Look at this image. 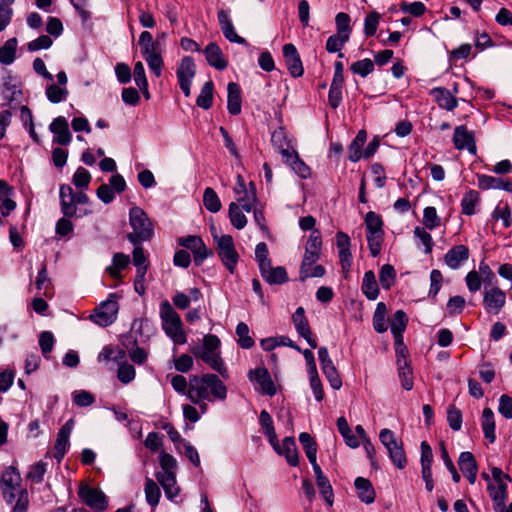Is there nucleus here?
<instances>
[{"mask_svg":"<svg viewBox=\"0 0 512 512\" xmlns=\"http://www.w3.org/2000/svg\"><path fill=\"white\" fill-rule=\"evenodd\" d=\"M187 397L192 403L212 401V398L224 400L227 397V388L215 374L194 375L189 380Z\"/></svg>","mask_w":512,"mask_h":512,"instance_id":"1","label":"nucleus"},{"mask_svg":"<svg viewBox=\"0 0 512 512\" xmlns=\"http://www.w3.org/2000/svg\"><path fill=\"white\" fill-rule=\"evenodd\" d=\"M219 347V338L216 335L207 334L203 338V344L193 346L191 352L197 359H201L223 378L227 379L229 374L220 356Z\"/></svg>","mask_w":512,"mask_h":512,"instance_id":"2","label":"nucleus"},{"mask_svg":"<svg viewBox=\"0 0 512 512\" xmlns=\"http://www.w3.org/2000/svg\"><path fill=\"white\" fill-rule=\"evenodd\" d=\"M129 224L133 231L127 234V239L133 245L149 241L154 235L153 224L141 207L133 206L130 209Z\"/></svg>","mask_w":512,"mask_h":512,"instance_id":"3","label":"nucleus"},{"mask_svg":"<svg viewBox=\"0 0 512 512\" xmlns=\"http://www.w3.org/2000/svg\"><path fill=\"white\" fill-rule=\"evenodd\" d=\"M160 318L162 328L175 344L182 345L186 343L187 337L182 329V320L180 315L173 309L168 300H163L160 304Z\"/></svg>","mask_w":512,"mask_h":512,"instance_id":"4","label":"nucleus"},{"mask_svg":"<svg viewBox=\"0 0 512 512\" xmlns=\"http://www.w3.org/2000/svg\"><path fill=\"white\" fill-rule=\"evenodd\" d=\"M214 241L216 243L217 254L223 265L229 270L230 273H233L238 262L239 255L235 249L232 236L214 235Z\"/></svg>","mask_w":512,"mask_h":512,"instance_id":"5","label":"nucleus"},{"mask_svg":"<svg viewBox=\"0 0 512 512\" xmlns=\"http://www.w3.org/2000/svg\"><path fill=\"white\" fill-rule=\"evenodd\" d=\"M116 294H110L107 300L101 302L90 316L96 324L106 327L111 325L117 317L119 305Z\"/></svg>","mask_w":512,"mask_h":512,"instance_id":"6","label":"nucleus"},{"mask_svg":"<svg viewBox=\"0 0 512 512\" xmlns=\"http://www.w3.org/2000/svg\"><path fill=\"white\" fill-rule=\"evenodd\" d=\"M21 477L15 467H7L1 476V490L4 500L12 505L20 488Z\"/></svg>","mask_w":512,"mask_h":512,"instance_id":"7","label":"nucleus"},{"mask_svg":"<svg viewBox=\"0 0 512 512\" xmlns=\"http://www.w3.org/2000/svg\"><path fill=\"white\" fill-rule=\"evenodd\" d=\"M195 75L196 64L193 58L190 56L183 57L177 67L176 76L180 89L186 97L190 96L191 84Z\"/></svg>","mask_w":512,"mask_h":512,"instance_id":"8","label":"nucleus"},{"mask_svg":"<svg viewBox=\"0 0 512 512\" xmlns=\"http://www.w3.org/2000/svg\"><path fill=\"white\" fill-rule=\"evenodd\" d=\"M234 193L240 195L244 193V196L237 197V204L239 207L246 211L251 212L253 205L257 202L256 186L253 182L249 183V187H246L245 180L242 175L238 174L236 177V185L234 187Z\"/></svg>","mask_w":512,"mask_h":512,"instance_id":"9","label":"nucleus"},{"mask_svg":"<svg viewBox=\"0 0 512 512\" xmlns=\"http://www.w3.org/2000/svg\"><path fill=\"white\" fill-rule=\"evenodd\" d=\"M78 496L82 502L95 511H103L108 506L105 494L101 490L92 488L89 485H81Z\"/></svg>","mask_w":512,"mask_h":512,"instance_id":"10","label":"nucleus"},{"mask_svg":"<svg viewBox=\"0 0 512 512\" xmlns=\"http://www.w3.org/2000/svg\"><path fill=\"white\" fill-rule=\"evenodd\" d=\"M318 357L321 364L322 372L329 381L331 387L338 390L342 387V380L339 373L329 356L328 349L326 347H320L318 350Z\"/></svg>","mask_w":512,"mask_h":512,"instance_id":"11","label":"nucleus"},{"mask_svg":"<svg viewBox=\"0 0 512 512\" xmlns=\"http://www.w3.org/2000/svg\"><path fill=\"white\" fill-rule=\"evenodd\" d=\"M248 378L251 382H255L259 386L262 394L273 396L276 394V386L271 378L269 371L265 367H258L250 370Z\"/></svg>","mask_w":512,"mask_h":512,"instance_id":"12","label":"nucleus"},{"mask_svg":"<svg viewBox=\"0 0 512 512\" xmlns=\"http://www.w3.org/2000/svg\"><path fill=\"white\" fill-rule=\"evenodd\" d=\"M283 56L290 75L294 78L301 77L304 73V68L295 45L291 43L285 44L283 46Z\"/></svg>","mask_w":512,"mask_h":512,"instance_id":"13","label":"nucleus"},{"mask_svg":"<svg viewBox=\"0 0 512 512\" xmlns=\"http://www.w3.org/2000/svg\"><path fill=\"white\" fill-rule=\"evenodd\" d=\"M292 321L297 333L306 340L311 348H316L317 342L312 336V331L303 307L300 306L296 309L292 315Z\"/></svg>","mask_w":512,"mask_h":512,"instance_id":"14","label":"nucleus"},{"mask_svg":"<svg viewBox=\"0 0 512 512\" xmlns=\"http://www.w3.org/2000/svg\"><path fill=\"white\" fill-rule=\"evenodd\" d=\"M483 303L488 313L498 314L506 303V294L498 287H493L484 293Z\"/></svg>","mask_w":512,"mask_h":512,"instance_id":"15","label":"nucleus"},{"mask_svg":"<svg viewBox=\"0 0 512 512\" xmlns=\"http://www.w3.org/2000/svg\"><path fill=\"white\" fill-rule=\"evenodd\" d=\"M453 143L458 150L467 149L473 155L477 152L473 134L463 125L457 126L454 129Z\"/></svg>","mask_w":512,"mask_h":512,"instance_id":"16","label":"nucleus"},{"mask_svg":"<svg viewBox=\"0 0 512 512\" xmlns=\"http://www.w3.org/2000/svg\"><path fill=\"white\" fill-rule=\"evenodd\" d=\"M336 245L341 267L344 271L348 272L352 264V255L350 252L351 241L349 236L342 231H338L336 234Z\"/></svg>","mask_w":512,"mask_h":512,"instance_id":"17","label":"nucleus"},{"mask_svg":"<svg viewBox=\"0 0 512 512\" xmlns=\"http://www.w3.org/2000/svg\"><path fill=\"white\" fill-rule=\"evenodd\" d=\"M203 53L207 63L215 69L223 71L228 67V61L217 43L210 42Z\"/></svg>","mask_w":512,"mask_h":512,"instance_id":"18","label":"nucleus"},{"mask_svg":"<svg viewBox=\"0 0 512 512\" xmlns=\"http://www.w3.org/2000/svg\"><path fill=\"white\" fill-rule=\"evenodd\" d=\"M322 239L318 230H313L309 236L304 253V266L314 264L320 257Z\"/></svg>","mask_w":512,"mask_h":512,"instance_id":"19","label":"nucleus"},{"mask_svg":"<svg viewBox=\"0 0 512 512\" xmlns=\"http://www.w3.org/2000/svg\"><path fill=\"white\" fill-rule=\"evenodd\" d=\"M218 21L222 30L223 35L227 40L233 43L246 45V40L239 36L233 26L232 21L229 18V13L226 10H220L218 12Z\"/></svg>","mask_w":512,"mask_h":512,"instance_id":"20","label":"nucleus"},{"mask_svg":"<svg viewBox=\"0 0 512 512\" xmlns=\"http://www.w3.org/2000/svg\"><path fill=\"white\" fill-rule=\"evenodd\" d=\"M50 131L56 135L55 141L60 145H68L71 142L72 135L69 131V125L65 117L59 116L50 124Z\"/></svg>","mask_w":512,"mask_h":512,"instance_id":"21","label":"nucleus"},{"mask_svg":"<svg viewBox=\"0 0 512 512\" xmlns=\"http://www.w3.org/2000/svg\"><path fill=\"white\" fill-rule=\"evenodd\" d=\"M156 479L164 489L168 499H173L179 494V487L176 484V472H157Z\"/></svg>","mask_w":512,"mask_h":512,"instance_id":"22","label":"nucleus"},{"mask_svg":"<svg viewBox=\"0 0 512 512\" xmlns=\"http://www.w3.org/2000/svg\"><path fill=\"white\" fill-rule=\"evenodd\" d=\"M74 195L75 193L69 185L63 184L60 186V206L65 217H73L76 214L77 208L73 205Z\"/></svg>","mask_w":512,"mask_h":512,"instance_id":"23","label":"nucleus"},{"mask_svg":"<svg viewBox=\"0 0 512 512\" xmlns=\"http://www.w3.org/2000/svg\"><path fill=\"white\" fill-rule=\"evenodd\" d=\"M469 257V250L465 245H457L452 247L445 254V263L452 269H458L461 263Z\"/></svg>","mask_w":512,"mask_h":512,"instance_id":"24","label":"nucleus"},{"mask_svg":"<svg viewBox=\"0 0 512 512\" xmlns=\"http://www.w3.org/2000/svg\"><path fill=\"white\" fill-rule=\"evenodd\" d=\"M227 91V109L230 114L238 115L241 112L242 104L240 86L235 82H230L227 86Z\"/></svg>","mask_w":512,"mask_h":512,"instance_id":"25","label":"nucleus"},{"mask_svg":"<svg viewBox=\"0 0 512 512\" xmlns=\"http://www.w3.org/2000/svg\"><path fill=\"white\" fill-rule=\"evenodd\" d=\"M432 94L439 107L448 111H452L457 107L458 100L448 89L437 87L432 90Z\"/></svg>","mask_w":512,"mask_h":512,"instance_id":"26","label":"nucleus"},{"mask_svg":"<svg viewBox=\"0 0 512 512\" xmlns=\"http://www.w3.org/2000/svg\"><path fill=\"white\" fill-rule=\"evenodd\" d=\"M360 500L366 504H371L375 500V491L371 482L363 477H357L354 482Z\"/></svg>","mask_w":512,"mask_h":512,"instance_id":"27","label":"nucleus"},{"mask_svg":"<svg viewBox=\"0 0 512 512\" xmlns=\"http://www.w3.org/2000/svg\"><path fill=\"white\" fill-rule=\"evenodd\" d=\"M481 426L484 433V437L489 441V443H494L496 440L495 419L494 413L492 409L489 407L483 409L481 417Z\"/></svg>","mask_w":512,"mask_h":512,"instance_id":"28","label":"nucleus"},{"mask_svg":"<svg viewBox=\"0 0 512 512\" xmlns=\"http://www.w3.org/2000/svg\"><path fill=\"white\" fill-rule=\"evenodd\" d=\"M281 451L284 455L287 462L291 466H297L299 464V454L296 447V442L294 437L287 436L283 439L282 445H281Z\"/></svg>","mask_w":512,"mask_h":512,"instance_id":"29","label":"nucleus"},{"mask_svg":"<svg viewBox=\"0 0 512 512\" xmlns=\"http://www.w3.org/2000/svg\"><path fill=\"white\" fill-rule=\"evenodd\" d=\"M362 292L369 300H376L379 288L373 271H366L362 281Z\"/></svg>","mask_w":512,"mask_h":512,"instance_id":"30","label":"nucleus"},{"mask_svg":"<svg viewBox=\"0 0 512 512\" xmlns=\"http://www.w3.org/2000/svg\"><path fill=\"white\" fill-rule=\"evenodd\" d=\"M284 159L293 171L301 178L306 179L310 176V168L299 158V155L295 150H292V152L285 156Z\"/></svg>","mask_w":512,"mask_h":512,"instance_id":"31","label":"nucleus"},{"mask_svg":"<svg viewBox=\"0 0 512 512\" xmlns=\"http://www.w3.org/2000/svg\"><path fill=\"white\" fill-rule=\"evenodd\" d=\"M18 40L15 37L8 39L0 47V63L3 65H10L16 58Z\"/></svg>","mask_w":512,"mask_h":512,"instance_id":"32","label":"nucleus"},{"mask_svg":"<svg viewBox=\"0 0 512 512\" xmlns=\"http://www.w3.org/2000/svg\"><path fill=\"white\" fill-rule=\"evenodd\" d=\"M408 323V318L406 313L403 310H397L391 319V332L394 336V339H398L399 341L403 338V332L406 329Z\"/></svg>","mask_w":512,"mask_h":512,"instance_id":"33","label":"nucleus"},{"mask_svg":"<svg viewBox=\"0 0 512 512\" xmlns=\"http://www.w3.org/2000/svg\"><path fill=\"white\" fill-rule=\"evenodd\" d=\"M271 142L273 146L282 154L283 158L292 152L288 143L287 133L282 127H279L272 133Z\"/></svg>","mask_w":512,"mask_h":512,"instance_id":"34","label":"nucleus"},{"mask_svg":"<svg viewBox=\"0 0 512 512\" xmlns=\"http://www.w3.org/2000/svg\"><path fill=\"white\" fill-rule=\"evenodd\" d=\"M337 428H338L340 434L342 435L347 446H349L353 449L359 447L360 442H359L357 436H355L353 434L345 417H340L337 419Z\"/></svg>","mask_w":512,"mask_h":512,"instance_id":"35","label":"nucleus"},{"mask_svg":"<svg viewBox=\"0 0 512 512\" xmlns=\"http://www.w3.org/2000/svg\"><path fill=\"white\" fill-rule=\"evenodd\" d=\"M130 263V257L124 253H115L112 259V265L106 268V272L113 278H119L121 270L125 269Z\"/></svg>","mask_w":512,"mask_h":512,"instance_id":"36","label":"nucleus"},{"mask_svg":"<svg viewBox=\"0 0 512 512\" xmlns=\"http://www.w3.org/2000/svg\"><path fill=\"white\" fill-rule=\"evenodd\" d=\"M387 308L383 302H379L376 306L374 315H373V328L378 333H384L387 331Z\"/></svg>","mask_w":512,"mask_h":512,"instance_id":"37","label":"nucleus"},{"mask_svg":"<svg viewBox=\"0 0 512 512\" xmlns=\"http://www.w3.org/2000/svg\"><path fill=\"white\" fill-rule=\"evenodd\" d=\"M350 37L336 33L331 35L326 42V50L329 53L338 52V57L343 58L344 54L341 52V49L344 45L349 41Z\"/></svg>","mask_w":512,"mask_h":512,"instance_id":"38","label":"nucleus"},{"mask_svg":"<svg viewBox=\"0 0 512 512\" xmlns=\"http://www.w3.org/2000/svg\"><path fill=\"white\" fill-rule=\"evenodd\" d=\"M479 201L480 195L476 190L467 191L461 201L462 213L468 216L473 215Z\"/></svg>","mask_w":512,"mask_h":512,"instance_id":"39","label":"nucleus"},{"mask_svg":"<svg viewBox=\"0 0 512 512\" xmlns=\"http://www.w3.org/2000/svg\"><path fill=\"white\" fill-rule=\"evenodd\" d=\"M144 491L147 503L152 507L157 506L161 497V491L157 483L147 477Z\"/></svg>","mask_w":512,"mask_h":512,"instance_id":"40","label":"nucleus"},{"mask_svg":"<svg viewBox=\"0 0 512 512\" xmlns=\"http://www.w3.org/2000/svg\"><path fill=\"white\" fill-rule=\"evenodd\" d=\"M387 451L391 461L398 469L405 468L407 459L401 441L397 444H394V446L388 447Z\"/></svg>","mask_w":512,"mask_h":512,"instance_id":"41","label":"nucleus"},{"mask_svg":"<svg viewBox=\"0 0 512 512\" xmlns=\"http://www.w3.org/2000/svg\"><path fill=\"white\" fill-rule=\"evenodd\" d=\"M213 82L207 81L202 86L201 92L198 95L196 99V104L203 108V109H209L212 106L213 103Z\"/></svg>","mask_w":512,"mask_h":512,"instance_id":"42","label":"nucleus"},{"mask_svg":"<svg viewBox=\"0 0 512 512\" xmlns=\"http://www.w3.org/2000/svg\"><path fill=\"white\" fill-rule=\"evenodd\" d=\"M203 205L212 213H216L221 209V201L213 188L207 187L204 190Z\"/></svg>","mask_w":512,"mask_h":512,"instance_id":"43","label":"nucleus"},{"mask_svg":"<svg viewBox=\"0 0 512 512\" xmlns=\"http://www.w3.org/2000/svg\"><path fill=\"white\" fill-rule=\"evenodd\" d=\"M365 225L367 234L384 233L383 220L379 214L373 211H370L366 214Z\"/></svg>","mask_w":512,"mask_h":512,"instance_id":"44","label":"nucleus"},{"mask_svg":"<svg viewBox=\"0 0 512 512\" xmlns=\"http://www.w3.org/2000/svg\"><path fill=\"white\" fill-rule=\"evenodd\" d=\"M229 218L231 224L236 229H243L247 224V218L241 212L240 207L236 202H231L229 205Z\"/></svg>","mask_w":512,"mask_h":512,"instance_id":"45","label":"nucleus"},{"mask_svg":"<svg viewBox=\"0 0 512 512\" xmlns=\"http://www.w3.org/2000/svg\"><path fill=\"white\" fill-rule=\"evenodd\" d=\"M458 464L464 475L470 472L478 471L476 459L471 452H462L459 456Z\"/></svg>","mask_w":512,"mask_h":512,"instance_id":"46","label":"nucleus"},{"mask_svg":"<svg viewBox=\"0 0 512 512\" xmlns=\"http://www.w3.org/2000/svg\"><path fill=\"white\" fill-rule=\"evenodd\" d=\"M299 441L303 446L308 460L317 457V443L312 436L307 432H302L299 435Z\"/></svg>","mask_w":512,"mask_h":512,"instance_id":"47","label":"nucleus"},{"mask_svg":"<svg viewBox=\"0 0 512 512\" xmlns=\"http://www.w3.org/2000/svg\"><path fill=\"white\" fill-rule=\"evenodd\" d=\"M395 278L396 271L392 265L385 264L381 267L379 272V280L384 289H390L394 284Z\"/></svg>","mask_w":512,"mask_h":512,"instance_id":"48","label":"nucleus"},{"mask_svg":"<svg viewBox=\"0 0 512 512\" xmlns=\"http://www.w3.org/2000/svg\"><path fill=\"white\" fill-rule=\"evenodd\" d=\"M236 334L239 337L238 344L243 349H250L254 346V340L249 336V327L244 322L236 326Z\"/></svg>","mask_w":512,"mask_h":512,"instance_id":"49","label":"nucleus"},{"mask_svg":"<svg viewBox=\"0 0 512 512\" xmlns=\"http://www.w3.org/2000/svg\"><path fill=\"white\" fill-rule=\"evenodd\" d=\"M350 70L354 74L366 77L374 71V62L369 58L358 60L352 63Z\"/></svg>","mask_w":512,"mask_h":512,"instance_id":"50","label":"nucleus"},{"mask_svg":"<svg viewBox=\"0 0 512 512\" xmlns=\"http://www.w3.org/2000/svg\"><path fill=\"white\" fill-rule=\"evenodd\" d=\"M46 96L51 103H60L66 100L68 96V90L65 87L51 84L46 88Z\"/></svg>","mask_w":512,"mask_h":512,"instance_id":"51","label":"nucleus"},{"mask_svg":"<svg viewBox=\"0 0 512 512\" xmlns=\"http://www.w3.org/2000/svg\"><path fill=\"white\" fill-rule=\"evenodd\" d=\"M264 280L271 285L284 284L288 281L286 269L282 266L274 267L265 275Z\"/></svg>","mask_w":512,"mask_h":512,"instance_id":"52","label":"nucleus"},{"mask_svg":"<svg viewBox=\"0 0 512 512\" xmlns=\"http://www.w3.org/2000/svg\"><path fill=\"white\" fill-rule=\"evenodd\" d=\"M69 437L61 432H58L57 439L54 444V458L57 460L58 463L62 461L64 458L67 448L69 446Z\"/></svg>","mask_w":512,"mask_h":512,"instance_id":"53","label":"nucleus"},{"mask_svg":"<svg viewBox=\"0 0 512 512\" xmlns=\"http://www.w3.org/2000/svg\"><path fill=\"white\" fill-rule=\"evenodd\" d=\"M441 219L437 214L436 208L429 206L423 211V224L429 230H433L440 225Z\"/></svg>","mask_w":512,"mask_h":512,"instance_id":"54","label":"nucleus"},{"mask_svg":"<svg viewBox=\"0 0 512 512\" xmlns=\"http://www.w3.org/2000/svg\"><path fill=\"white\" fill-rule=\"evenodd\" d=\"M2 96L8 103H12L20 100L22 97V91L18 89L16 85L6 81L3 83Z\"/></svg>","mask_w":512,"mask_h":512,"instance_id":"55","label":"nucleus"},{"mask_svg":"<svg viewBox=\"0 0 512 512\" xmlns=\"http://www.w3.org/2000/svg\"><path fill=\"white\" fill-rule=\"evenodd\" d=\"M489 495L494 502L495 510H504L507 495L497 488L493 483L487 486Z\"/></svg>","mask_w":512,"mask_h":512,"instance_id":"56","label":"nucleus"},{"mask_svg":"<svg viewBox=\"0 0 512 512\" xmlns=\"http://www.w3.org/2000/svg\"><path fill=\"white\" fill-rule=\"evenodd\" d=\"M15 503L12 505L11 512H27L29 507V497L26 489H20L16 493Z\"/></svg>","mask_w":512,"mask_h":512,"instance_id":"57","label":"nucleus"},{"mask_svg":"<svg viewBox=\"0 0 512 512\" xmlns=\"http://www.w3.org/2000/svg\"><path fill=\"white\" fill-rule=\"evenodd\" d=\"M47 470V463L39 461L30 467L27 478L34 483H41Z\"/></svg>","mask_w":512,"mask_h":512,"instance_id":"58","label":"nucleus"},{"mask_svg":"<svg viewBox=\"0 0 512 512\" xmlns=\"http://www.w3.org/2000/svg\"><path fill=\"white\" fill-rule=\"evenodd\" d=\"M316 483H317V486H318L323 498L325 499L326 503L329 506H332L334 495H333L332 486H331L328 478L326 476L320 477L319 479H316Z\"/></svg>","mask_w":512,"mask_h":512,"instance_id":"59","label":"nucleus"},{"mask_svg":"<svg viewBox=\"0 0 512 512\" xmlns=\"http://www.w3.org/2000/svg\"><path fill=\"white\" fill-rule=\"evenodd\" d=\"M335 23L337 28V33L350 37L351 34V26H350V16L347 13L340 12L335 17Z\"/></svg>","mask_w":512,"mask_h":512,"instance_id":"60","label":"nucleus"},{"mask_svg":"<svg viewBox=\"0 0 512 512\" xmlns=\"http://www.w3.org/2000/svg\"><path fill=\"white\" fill-rule=\"evenodd\" d=\"M383 241L384 233L367 234L368 247L372 257H377L380 254Z\"/></svg>","mask_w":512,"mask_h":512,"instance_id":"61","label":"nucleus"},{"mask_svg":"<svg viewBox=\"0 0 512 512\" xmlns=\"http://www.w3.org/2000/svg\"><path fill=\"white\" fill-rule=\"evenodd\" d=\"M379 19H380V15L375 11L369 13L366 16V18L364 20V34L367 37H371V36L375 35V33L377 31Z\"/></svg>","mask_w":512,"mask_h":512,"instance_id":"62","label":"nucleus"},{"mask_svg":"<svg viewBox=\"0 0 512 512\" xmlns=\"http://www.w3.org/2000/svg\"><path fill=\"white\" fill-rule=\"evenodd\" d=\"M447 421L450 428L454 431H458L462 426V413L455 406L451 405L447 411Z\"/></svg>","mask_w":512,"mask_h":512,"instance_id":"63","label":"nucleus"},{"mask_svg":"<svg viewBox=\"0 0 512 512\" xmlns=\"http://www.w3.org/2000/svg\"><path fill=\"white\" fill-rule=\"evenodd\" d=\"M53 44V40L49 35H41L38 38L27 43L29 52H35L41 49H49Z\"/></svg>","mask_w":512,"mask_h":512,"instance_id":"64","label":"nucleus"}]
</instances>
